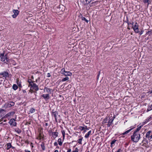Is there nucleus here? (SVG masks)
I'll return each mask as SVG.
<instances>
[{"instance_id": "55", "label": "nucleus", "mask_w": 152, "mask_h": 152, "mask_svg": "<svg viewBox=\"0 0 152 152\" xmlns=\"http://www.w3.org/2000/svg\"><path fill=\"white\" fill-rule=\"evenodd\" d=\"M143 138H144V139H143V140L142 141V143H143V142H144V141L145 140V138H144V137Z\"/></svg>"}, {"instance_id": "15", "label": "nucleus", "mask_w": 152, "mask_h": 152, "mask_svg": "<svg viewBox=\"0 0 152 152\" xmlns=\"http://www.w3.org/2000/svg\"><path fill=\"white\" fill-rule=\"evenodd\" d=\"M72 74L71 73L69 72L65 71V73L64 74V75L65 76H70L72 75Z\"/></svg>"}, {"instance_id": "43", "label": "nucleus", "mask_w": 152, "mask_h": 152, "mask_svg": "<svg viewBox=\"0 0 152 152\" xmlns=\"http://www.w3.org/2000/svg\"><path fill=\"white\" fill-rule=\"evenodd\" d=\"M107 118H105L104 120V121H103V122H104V123H106L107 122L106 121H107Z\"/></svg>"}, {"instance_id": "48", "label": "nucleus", "mask_w": 152, "mask_h": 152, "mask_svg": "<svg viewBox=\"0 0 152 152\" xmlns=\"http://www.w3.org/2000/svg\"><path fill=\"white\" fill-rule=\"evenodd\" d=\"M54 145L55 146H57L58 143L57 142H55L54 143Z\"/></svg>"}, {"instance_id": "52", "label": "nucleus", "mask_w": 152, "mask_h": 152, "mask_svg": "<svg viewBox=\"0 0 152 152\" xmlns=\"http://www.w3.org/2000/svg\"><path fill=\"white\" fill-rule=\"evenodd\" d=\"M23 93H25L26 92L25 90H23Z\"/></svg>"}, {"instance_id": "53", "label": "nucleus", "mask_w": 152, "mask_h": 152, "mask_svg": "<svg viewBox=\"0 0 152 152\" xmlns=\"http://www.w3.org/2000/svg\"><path fill=\"white\" fill-rule=\"evenodd\" d=\"M85 128H86L85 129H86V130H88V128H87V126H85Z\"/></svg>"}, {"instance_id": "1", "label": "nucleus", "mask_w": 152, "mask_h": 152, "mask_svg": "<svg viewBox=\"0 0 152 152\" xmlns=\"http://www.w3.org/2000/svg\"><path fill=\"white\" fill-rule=\"evenodd\" d=\"M140 139V133L133 132V134L131 136L132 141L137 142Z\"/></svg>"}, {"instance_id": "54", "label": "nucleus", "mask_w": 152, "mask_h": 152, "mask_svg": "<svg viewBox=\"0 0 152 152\" xmlns=\"http://www.w3.org/2000/svg\"><path fill=\"white\" fill-rule=\"evenodd\" d=\"M99 75H100V72H99V74H98V75L97 76V77L98 79V78H99Z\"/></svg>"}, {"instance_id": "57", "label": "nucleus", "mask_w": 152, "mask_h": 152, "mask_svg": "<svg viewBox=\"0 0 152 152\" xmlns=\"http://www.w3.org/2000/svg\"><path fill=\"white\" fill-rule=\"evenodd\" d=\"M45 126H48V123H45Z\"/></svg>"}, {"instance_id": "63", "label": "nucleus", "mask_w": 152, "mask_h": 152, "mask_svg": "<svg viewBox=\"0 0 152 152\" xmlns=\"http://www.w3.org/2000/svg\"><path fill=\"white\" fill-rule=\"evenodd\" d=\"M151 118V117H150V118H149V119H150Z\"/></svg>"}, {"instance_id": "5", "label": "nucleus", "mask_w": 152, "mask_h": 152, "mask_svg": "<svg viewBox=\"0 0 152 152\" xmlns=\"http://www.w3.org/2000/svg\"><path fill=\"white\" fill-rule=\"evenodd\" d=\"M15 120L14 119H11L9 122V123L12 126H15L17 125V123L15 122Z\"/></svg>"}, {"instance_id": "41", "label": "nucleus", "mask_w": 152, "mask_h": 152, "mask_svg": "<svg viewBox=\"0 0 152 152\" xmlns=\"http://www.w3.org/2000/svg\"><path fill=\"white\" fill-rule=\"evenodd\" d=\"M9 113L10 114V115H13L15 113V112H9Z\"/></svg>"}, {"instance_id": "39", "label": "nucleus", "mask_w": 152, "mask_h": 152, "mask_svg": "<svg viewBox=\"0 0 152 152\" xmlns=\"http://www.w3.org/2000/svg\"><path fill=\"white\" fill-rule=\"evenodd\" d=\"M72 152H78V149L77 148H75V150L72 151Z\"/></svg>"}, {"instance_id": "64", "label": "nucleus", "mask_w": 152, "mask_h": 152, "mask_svg": "<svg viewBox=\"0 0 152 152\" xmlns=\"http://www.w3.org/2000/svg\"><path fill=\"white\" fill-rule=\"evenodd\" d=\"M4 63H6V64H7V63H6V62H5Z\"/></svg>"}, {"instance_id": "7", "label": "nucleus", "mask_w": 152, "mask_h": 152, "mask_svg": "<svg viewBox=\"0 0 152 152\" xmlns=\"http://www.w3.org/2000/svg\"><path fill=\"white\" fill-rule=\"evenodd\" d=\"M13 12L14 14L12 15V16L13 18H15L18 15L19 11L18 10H13Z\"/></svg>"}, {"instance_id": "27", "label": "nucleus", "mask_w": 152, "mask_h": 152, "mask_svg": "<svg viewBox=\"0 0 152 152\" xmlns=\"http://www.w3.org/2000/svg\"><path fill=\"white\" fill-rule=\"evenodd\" d=\"M35 111V109L33 108H32L30 109L29 110V112L31 113H34Z\"/></svg>"}, {"instance_id": "21", "label": "nucleus", "mask_w": 152, "mask_h": 152, "mask_svg": "<svg viewBox=\"0 0 152 152\" xmlns=\"http://www.w3.org/2000/svg\"><path fill=\"white\" fill-rule=\"evenodd\" d=\"M152 110V105H149L147 109L146 110L147 112H148Z\"/></svg>"}, {"instance_id": "56", "label": "nucleus", "mask_w": 152, "mask_h": 152, "mask_svg": "<svg viewBox=\"0 0 152 152\" xmlns=\"http://www.w3.org/2000/svg\"><path fill=\"white\" fill-rule=\"evenodd\" d=\"M54 152H58V150H56L54 151Z\"/></svg>"}, {"instance_id": "59", "label": "nucleus", "mask_w": 152, "mask_h": 152, "mask_svg": "<svg viewBox=\"0 0 152 152\" xmlns=\"http://www.w3.org/2000/svg\"><path fill=\"white\" fill-rule=\"evenodd\" d=\"M11 148H12V149H14L15 148V147H13L12 146V147H11Z\"/></svg>"}, {"instance_id": "26", "label": "nucleus", "mask_w": 152, "mask_h": 152, "mask_svg": "<svg viewBox=\"0 0 152 152\" xmlns=\"http://www.w3.org/2000/svg\"><path fill=\"white\" fill-rule=\"evenodd\" d=\"M116 141V140H115V139H114L110 143L111 145L110 146L111 147H112L113 145L114 144L115 142Z\"/></svg>"}, {"instance_id": "18", "label": "nucleus", "mask_w": 152, "mask_h": 152, "mask_svg": "<svg viewBox=\"0 0 152 152\" xmlns=\"http://www.w3.org/2000/svg\"><path fill=\"white\" fill-rule=\"evenodd\" d=\"M45 144L44 142H42L41 145V146L43 151H44L45 150Z\"/></svg>"}, {"instance_id": "36", "label": "nucleus", "mask_w": 152, "mask_h": 152, "mask_svg": "<svg viewBox=\"0 0 152 152\" xmlns=\"http://www.w3.org/2000/svg\"><path fill=\"white\" fill-rule=\"evenodd\" d=\"M11 116L9 113H7L3 117V118H7L8 117Z\"/></svg>"}, {"instance_id": "2", "label": "nucleus", "mask_w": 152, "mask_h": 152, "mask_svg": "<svg viewBox=\"0 0 152 152\" xmlns=\"http://www.w3.org/2000/svg\"><path fill=\"white\" fill-rule=\"evenodd\" d=\"M4 53L0 54V57L1 58V61H2L4 62L6 60L7 62H9L10 59L7 58V54H6L5 56H4Z\"/></svg>"}, {"instance_id": "37", "label": "nucleus", "mask_w": 152, "mask_h": 152, "mask_svg": "<svg viewBox=\"0 0 152 152\" xmlns=\"http://www.w3.org/2000/svg\"><path fill=\"white\" fill-rule=\"evenodd\" d=\"M61 132H62V134L63 135V139H64V137H65V131L64 130H63Z\"/></svg>"}, {"instance_id": "10", "label": "nucleus", "mask_w": 152, "mask_h": 152, "mask_svg": "<svg viewBox=\"0 0 152 152\" xmlns=\"http://www.w3.org/2000/svg\"><path fill=\"white\" fill-rule=\"evenodd\" d=\"M42 96L46 101H47V100L49 99L50 98V95L49 94H43L42 95Z\"/></svg>"}, {"instance_id": "20", "label": "nucleus", "mask_w": 152, "mask_h": 152, "mask_svg": "<svg viewBox=\"0 0 152 152\" xmlns=\"http://www.w3.org/2000/svg\"><path fill=\"white\" fill-rule=\"evenodd\" d=\"M45 90H46L47 92L48 93H50L51 92V89L49 88L45 87L44 89V91H45Z\"/></svg>"}, {"instance_id": "60", "label": "nucleus", "mask_w": 152, "mask_h": 152, "mask_svg": "<svg viewBox=\"0 0 152 152\" xmlns=\"http://www.w3.org/2000/svg\"><path fill=\"white\" fill-rule=\"evenodd\" d=\"M150 32V31H148V32L146 33V34H148Z\"/></svg>"}, {"instance_id": "30", "label": "nucleus", "mask_w": 152, "mask_h": 152, "mask_svg": "<svg viewBox=\"0 0 152 152\" xmlns=\"http://www.w3.org/2000/svg\"><path fill=\"white\" fill-rule=\"evenodd\" d=\"M52 134H53L54 136H56V137H57L58 136V133L57 132H54L52 133Z\"/></svg>"}, {"instance_id": "28", "label": "nucleus", "mask_w": 152, "mask_h": 152, "mask_svg": "<svg viewBox=\"0 0 152 152\" xmlns=\"http://www.w3.org/2000/svg\"><path fill=\"white\" fill-rule=\"evenodd\" d=\"M81 19L82 20H84L87 23H88V20H87L85 17H83V16L82 17H81Z\"/></svg>"}, {"instance_id": "3", "label": "nucleus", "mask_w": 152, "mask_h": 152, "mask_svg": "<svg viewBox=\"0 0 152 152\" xmlns=\"http://www.w3.org/2000/svg\"><path fill=\"white\" fill-rule=\"evenodd\" d=\"M138 27L139 25L137 22H136L134 26H133V29L135 33H137L139 32Z\"/></svg>"}, {"instance_id": "32", "label": "nucleus", "mask_w": 152, "mask_h": 152, "mask_svg": "<svg viewBox=\"0 0 152 152\" xmlns=\"http://www.w3.org/2000/svg\"><path fill=\"white\" fill-rule=\"evenodd\" d=\"M65 69L63 68L61 69L60 72L61 74L64 75V73H65Z\"/></svg>"}, {"instance_id": "22", "label": "nucleus", "mask_w": 152, "mask_h": 152, "mask_svg": "<svg viewBox=\"0 0 152 152\" xmlns=\"http://www.w3.org/2000/svg\"><path fill=\"white\" fill-rule=\"evenodd\" d=\"M143 2L145 4L148 3V5L151 3V1L150 0H143Z\"/></svg>"}, {"instance_id": "9", "label": "nucleus", "mask_w": 152, "mask_h": 152, "mask_svg": "<svg viewBox=\"0 0 152 152\" xmlns=\"http://www.w3.org/2000/svg\"><path fill=\"white\" fill-rule=\"evenodd\" d=\"M115 118V115H114L113 117H112V118L111 119H110L109 121L108 122V123L107 124V126L110 127L111 124L112 123L113 121L114 120V119Z\"/></svg>"}, {"instance_id": "6", "label": "nucleus", "mask_w": 152, "mask_h": 152, "mask_svg": "<svg viewBox=\"0 0 152 152\" xmlns=\"http://www.w3.org/2000/svg\"><path fill=\"white\" fill-rule=\"evenodd\" d=\"M9 74L7 71H4L0 73V77L1 76H2V77H4L6 79V78L9 77Z\"/></svg>"}, {"instance_id": "35", "label": "nucleus", "mask_w": 152, "mask_h": 152, "mask_svg": "<svg viewBox=\"0 0 152 152\" xmlns=\"http://www.w3.org/2000/svg\"><path fill=\"white\" fill-rule=\"evenodd\" d=\"M83 137L79 139L78 140V142L79 144H82L81 142L83 139Z\"/></svg>"}, {"instance_id": "51", "label": "nucleus", "mask_w": 152, "mask_h": 152, "mask_svg": "<svg viewBox=\"0 0 152 152\" xmlns=\"http://www.w3.org/2000/svg\"><path fill=\"white\" fill-rule=\"evenodd\" d=\"M148 93H149L150 94H152V91H149Z\"/></svg>"}, {"instance_id": "45", "label": "nucleus", "mask_w": 152, "mask_h": 152, "mask_svg": "<svg viewBox=\"0 0 152 152\" xmlns=\"http://www.w3.org/2000/svg\"><path fill=\"white\" fill-rule=\"evenodd\" d=\"M143 31H142H142H141V32H139V34H140V35H141L142 34V33H143Z\"/></svg>"}, {"instance_id": "38", "label": "nucleus", "mask_w": 152, "mask_h": 152, "mask_svg": "<svg viewBox=\"0 0 152 152\" xmlns=\"http://www.w3.org/2000/svg\"><path fill=\"white\" fill-rule=\"evenodd\" d=\"M28 82L29 84H31V83L33 82H34V81H32L30 79H28Z\"/></svg>"}, {"instance_id": "29", "label": "nucleus", "mask_w": 152, "mask_h": 152, "mask_svg": "<svg viewBox=\"0 0 152 152\" xmlns=\"http://www.w3.org/2000/svg\"><path fill=\"white\" fill-rule=\"evenodd\" d=\"M4 111V109H0V118L3 115L2 114V112Z\"/></svg>"}, {"instance_id": "4", "label": "nucleus", "mask_w": 152, "mask_h": 152, "mask_svg": "<svg viewBox=\"0 0 152 152\" xmlns=\"http://www.w3.org/2000/svg\"><path fill=\"white\" fill-rule=\"evenodd\" d=\"M51 113L52 116L54 117L55 121L56 122H57V116L58 115V112L56 111H55L54 110H52Z\"/></svg>"}, {"instance_id": "25", "label": "nucleus", "mask_w": 152, "mask_h": 152, "mask_svg": "<svg viewBox=\"0 0 152 152\" xmlns=\"http://www.w3.org/2000/svg\"><path fill=\"white\" fill-rule=\"evenodd\" d=\"M17 84L18 85V86L20 87V88H21L22 87V86H21V82H20L19 81V80H18V79H17Z\"/></svg>"}, {"instance_id": "8", "label": "nucleus", "mask_w": 152, "mask_h": 152, "mask_svg": "<svg viewBox=\"0 0 152 152\" xmlns=\"http://www.w3.org/2000/svg\"><path fill=\"white\" fill-rule=\"evenodd\" d=\"M7 107H10L13 106L15 105V103L13 102H10L6 103L5 104Z\"/></svg>"}, {"instance_id": "62", "label": "nucleus", "mask_w": 152, "mask_h": 152, "mask_svg": "<svg viewBox=\"0 0 152 152\" xmlns=\"http://www.w3.org/2000/svg\"><path fill=\"white\" fill-rule=\"evenodd\" d=\"M6 121L5 120H4V122H5Z\"/></svg>"}, {"instance_id": "16", "label": "nucleus", "mask_w": 152, "mask_h": 152, "mask_svg": "<svg viewBox=\"0 0 152 152\" xmlns=\"http://www.w3.org/2000/svg\"><path fill=\"white\" fill-rule=\"evenodd\" d=\"M134 128H131L129 129L126 131L124 133H123L122 134L123 135L126 134H127V133H129L130 131H131Z\"/></svg>"}, {"instance_id": "44", "label": "nucleus", "mask_w": 152, "mask_h": 152, "mask_svg": "<svg viewBox=\"0 0 152 152\" xmlns=\"http://www.w3.org/2000/svg\"><path fill=\"white\" fill-rule=\"evenodd\" d=\"M122 151L121 149H119L116 152H121Z\"/></svg>"}, {"instance_id": "46", "label": "nucleus", "mask_w": 152, "mask_h": 152, "mask_svg": "<svg viewBox=\"0 0 152 152\" xmlns=\"http://www.w3.org/2000/svg\"><path fill=\"white\" fill-rule=\"evenodd\" d=\"M67 152H71V150L70 148H69L67 151Z\"/></svg>"}, {"instance_id": "33", "label": "nucleus", "mask_w": 152, "mask_h": 152, "mask_svg": "<svg viewBox=\"0 0 152 152\" xmlns=\"http://www.w3.org/2000/svg\"><path fill=\"white\" fill-rule=\"evenodd\" d=\"M69 78L68 77H66L65 78H64L62 80V81H63V82L65 81L68 80H69Z\"/></svg>"}, {"instance_id": "42", "label": "nucleus", "mask_w": 152, "mask_h": 152, "mask_svg": "<svg viewBox=\"0 0 152 152\" xmlns=\"http://www.w3.org/2000/svg\"><path fill=\"white\" fill-rule=\"evenodd\" d=\"M128 20H127V23H128V25H133V23H129V22H128Z\"/></svg>"}, {"instance_id": "23", "label": "nucleus", "mask_w": 152, "mask_h": 152, "mask_svg": "<svg viewBox=\"0 0 152 152\" xmlns=\"http://www.w3.org/2000/svg\"><path fill=\"white\" fill-rule=\"evenodd\" d=\"M58 142L59 145L61 146L62 144V142L61 141V138H59L58 140Z\"/></svg>"}, {"instance_id": "31", "label": "nucleus", "mask_w": 152, "mask_h": 152, "mask_svg": "<svg viewBox=\"0 0 152 152\" xmlns=\"http://www.w3.org/2000/svg\"><path fill=\"white\" fill-rule=\"evenodd\" d=\"M79 128L81 131L83 130L86 129L85 127L82 126H80Z\"/></svg>"}, {"instance_id": "13", "label": "nucleus", "mask_w": 152, "mask_h": 152, "mask_svg": "<svg viewBox=\"0 0 152 152\" xmlns=\"http://www.w3.org/2000/svg\"><path fill=\"white\" fill-rule=\"evenodd\" d=\"M141 128V126H140L137 128V129L134 132H135L137 133H140L139 132V131L140 129Z\"/></svg>"}, {"instance_id": "12", "label": "nucleus", "mask_w": 152, "mask_h": 152, "mask_svg": "<svg viewBox=\"0 0 152 152\" xmlns=\"http://www.w3.org/2000/svg\"><path fill=\"white\" fill-rule=\"evenodd\" d=\"M33 89H34L36 91H38L39 90V88L38 87V86L35 83L34 84H33Z\"/></svg>"}, {"instance_id": "24", "label": "nucleus", "mask_w": 152, "mask_h": 152, "mask_svg": "<svg viewBox=\"0 0 152 152\" xmlns=\"http://www.w3.org/2000/svg\"><path fill=\"white\" fill-rule=\"evenodd\" d=\"M18 87L16 84H13L12 86V88L14 90H16L17 89Z\"/></svg>"}, {"instance_id": "40", "label": "nucleus", "mask_w": 152, "mask_h": 152, "mask_svg": "<svg viewBox=\"0 0 152 152\" xmlns=\"http://www.w3.org/2000/svg\"><path fill=\"white\" fill-rule=\"evenodd\" d=\"M34 82H33L31 83V84H29V86H30L31 87L33 88V84H34Z\"/></svg>"}, {"instance_id": "19", "label": "nucleus", "mask_w": 152, "mask_h": 152, "mask_svg": "<svg viewBox=\"0 0 152 152\" xmlns=\"http://www.w3.org/2000/svg\"><path fill=\"white\" fill-rule=\"evenodd\" d=\"M11 147H12V145L11 143H8L7 144V147H6L7 150H8Z\"/></svg>"}, {"instance_id": "14", "label": "nucleus", "mask_w": 152, "mask_h": 152, "mask_svg": "<svg viewBox=\"0 0 152 152\" xmlns=\"http://www.w3.org/2000/svg\"><path fill=\"white\" fill-rule=\"evenodd\" d=\"M151 132V131H148V132H147L146 133V138H148L149 139L150 137V134Z\"/></svg>"}, {"instance_id": "49", "label": "nucleus", "mask_w": 152, "mask_h": 152, "mask_svg": "<svg viewBox=\"0 0 152 152\" xmlns=\"http://www.w3.org/2000/svg\"><path fill=\"white\" fill-rule=\"evenodd\" d=\"M25 152H31L30 151L27 150H25Z\"/></svg>"}, {"instance_id": "11", "label": "nucleus", "mask_w": 152, "mask_h": 152, "mask_svg": "<svg viewBox=\"0 0 152 152\" xmlns=\"http://www.w3.org/2000/svg\"><path fill=\"white\" fill-rule=\"evenodd\" d=\"M91 0H81V1L84 4H88L91 1Z\"/></svg>"}, {"instance_id": "58", "label": "nucleus", "mask_w": 152, "mask_h": 152, "mask_svg": "<svg viewBox=\"0 0 152 152\" xmlns=\"http://www.w3.org/2000/svg\"><path fill=\"white\" fill-rule=\"evenodd\" d=\"M3 118V117L1 119H0V121H2V119H3V118Z\"/></svg>"}, {"instance_id": "17", "label": "nucleus", "mask_w": 152, "mask_h": 152, "mask_svg": "<svg viewBox=\"0 0 152 152\" xmlns=\"http://www.w3.org/2000/svg\"><path fill=\"white\" fill-rule=\"evenodd\" d=\"M91 130L89 131L88 132V133L87 134H86V135H85V138H88L89 137V136L91 134Z\"/></svg>"}, {"instance_id": "47", "label": "nucleus", "mask_w": 152, "mask_h": 152, "mask_svg": "<svg viewBox=\"0 0 152 152\" xmlns=\"http://www.w3.org/2000/svg\"><path fill=\"white\" fill-rule=\"evenodd\" d=\"M50 76H51L50 74V73H49L47 74V77H50Z\"/></svg>"}, {"instance_id": "50", "label": "nucleus", "mask_w": 152, "mask_h": 152, "mask_svg": "<svg viewBox=\"0 0 152 152\" xmlns=\"http://www.w3.org/2000/svg\"><path fill=\"white\" fill-rule=\"evenodd\" d=\"M150 139L149 138V140H150L151 138H152V134H151V136H150Z\"/></svg>"}, {"instance_id": "61", "label": "nucleus", "mask_w": 152, "mask_h": 152, "mask_svg": "<svg viewBox=\"0 0 152 152\" xmlns=\"http://www.w3.org/2000/svg\"><path fill=\"white\" fill-rule=\"evenodd\" d=\"M86 131V130H85V131H84V132H85Z\"/></svg>"}, {"instance_id": "34", "label": "nucleus", "mask_w": 152, "mask_h": 152, "mask_svg": "<svg viewBox=\"0 0 152 152\" xmlns=\"http://www.w3.org/2000/svg\"><path fill=\"white\" fill-rule=\"evenodd\" d=\"M15 131L16 132H17L18 134L20 133L21 132V130L20 129H16L15 130Z\"/></svg>"}]
</instances>
